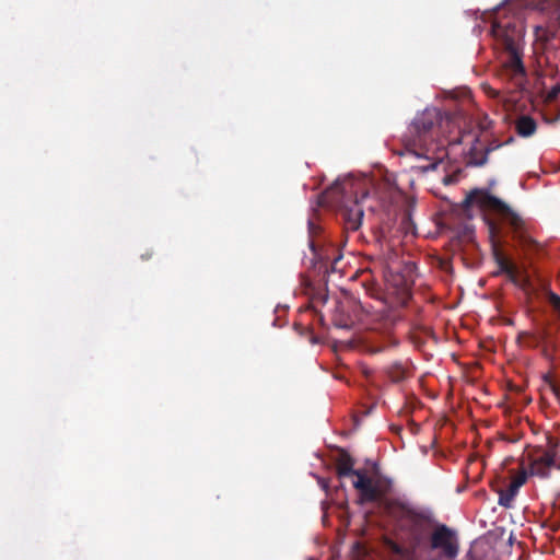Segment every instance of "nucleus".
I'll return each mask as SVG.
<instances>
[{"instance_id": "f257e3e1", "label": "nucleus", "mask_w": 560, "mask_h": 560, "mask_svg": "<svg viewBox=\"0 0 560 560\" xmlns=\"http://www.w3.org/2000/svg\"><path fill=\"white\" fill-rule=\"evenodd\" d=\"M474 203L494 211L499 217V222L493 220L487 221L490 238L492 241V256L499 268V270L494 272V276L504 273L513 283H517L520 269L516 264L504 255L497 242V238L501 234V224L509 229L513 240L523 250L535 247L536 242L527 234L523 219L501 199L476 189L465 197L462 201V207L467 210Z\"/></svg>"}, {"instance_id": "f03ea898", "label": "nucleus", "mask_w": 560, "mask_h": 560, "mask_svg": "<svg viewBox=\"0 0 560 560\" xmlns=\"http://www.w3.org/2000/svg\"><path fill=\"white\" fill-rule=\"evenodd\" d=\"M490 34L494 48L501 54L498 77L516 90L525 89L527 70L524 63L525 24L521 16L505 8L495 11Z\"/></svg>"}, {"instance_id": "7ed1b4c3", "label": "nucleus", "mask_w": 560, "mask_h": 560, "mask_svg": "<svg viewBox=\"0 0 560 560\" xmlns=\"http://www.w3.org/2000/svg\"><path fill=\"white\" fill-rule=\"evenodd\" d=\"M393 521L397 530L407 534L408 549L412 555L427 548L430 536L429 516L399 498L385 495L377 504Z\"/></svg>"}, {"instance_id": "20e7f679", "label": "nucleus", "mask_w": 560, "mask_h": 560, "mask_svg": "<svg viewBox=\"0 0 560 560\" xmlns=\"http://www.w3.org/2000/svg\"><path fill=\"white\" fill-rule=\"evenodd\" d=\"M369 191L361 183L351 179L336 182L323 194V202L335 206L347 231H358L364 215L361 202L368 198Z\"/></svg>"}, {"instance_id": "39448f33", "label": "nucleus", "mask_w": 560, "mask_h": 560, "mask_svg": "<svg viewBox=\"0 0 560 560\" xmlns=\"http://www.w3.org/2000/svg\"><path fill=\"white\" fill-rule=\"evenodd\" d=\"M354 459L341 450L336 459V472L339 478L353 476L352 486L359 492V503H380L392 491L393 482L382 476L371 477L364 469H354Z\"/></svg>"}, {"instance_id": "423d86ee", "label": "nucleus", "mask_w": 560, "mask_h": 560, "mask_svg": "<svg viewBox=\"0 0 560 560\" xmlns=\"http://www.w3.org/2000/svg\"><path fill=\"white\" fill-rule=\"evenodd\" d=\"M427 549L436 551L440 559L454 560L459 553L457 532L445 524H438L430 533Z\"/></svg>"}, {"instance_id": "0eeeda50", "label": "nucleus", "mask_w": 560, "mask_h": 560, "mask_svg": "<svg viewBox=\"0 0 560 560\" xmlns=\"http://www.w3.org/2000/svg\"><path fill=\"white\" fill-rule=\"evenodd\" d=\"M547 447L545 450L538 448L535 457L530 462L532 475L540 478H548L550 476V469L555 468L556 459L558 457L559 441L548 436Z\"/></svg>"}, {"instance_id": "6e6552de", "label": "nucleus", "mask_w": 560, "mask_h": 560, "mask_svg": "<svg viewBox=\"0 0 560 560\" xmlns=\"http://www.w3.org/2000/svg\"><path fill=\"white\" fill-rule=\"evenodd\" d=\"M441 117L440 110L436 108H427L421 114L417 115L410 125L409 131L413 139V147L422 144L425 141L427 135L439 122Z\"/></svg>"}, {"instance_id": "1a4fd4ad", "label": "nucleus", "mask_w": 560, "mask_h": 560, "mask_svg": "<svg viewBox=\"0 0 560 560\" xmlns=\"http://www.w3.org/2000/svg\"><path fill=\"white\" fill-rule=\"evenodd\" d=\"M514 141L513 137H510L506 141L500 142L497 139L491 140L485 148L479 149L477 144L479 143V139H476L472 147L469 149V158L470 163L475 166H482L488 161V155L500 149L501 147L505 144H510Z\"/></svg>"}, {"instance_id": "9d476101", "label": "nucleus", "mask_w": 560, "mask_h": 560, "mask_svg": "<svg viewBox=\"0 0 560 560\" xmlns=\"http://www.w3.org/2000/svg\"><path fill=\"white\" fill-rule=\"evenodd\" d=\"M526 479H527V475L524 470L521 471L520 474H517L516 476H514L513 479L511 480L508 489H505V490L500 489L498 491L499 504L506 509L511 508L515 495L517 494L520 488L526 482Z\"/></svg>"}, {"instance_id": "9b49d317", "label": "nucleus", "mask_w": 560, "mask_h": 560, "mask_svg": "<svg viewBox=\"0 0 560 560\" xmlns=\"http://www.w3.org/2000/svg\"><path fill=\"white\" fill-rule=\"evenodd\" d=\"M523 336L529 337V346L530 347H538L542 346V354L546 358H550L551 353L557 348V341L551 337L550 332L546 329L541 330L537 336H529L528 334L524 332Z\"/></svg>"}, {"instance_id": "f8f14e48", "label": "nucleus", "mask_w": 560, "mask_h": 560, "mask_svg": "<svg viewBox=\"0 0 560 560\" xmlns=\"http://www.w3.org/2000/svg\"><path fill=\"white\" fill-rule=\"evenodd\" d=\"M515 130L522 138L532 137L537 130V122L533 117L522 115L515 120Z\"/></svg>"}, {"instance_id": "ddd939ff", "label": "nucleus", "mask_w": 560, "mask_h": 560, "mask_svg": "<svg viewBox=\"0 0 560 560\" xmlns=\"http://www.w3.org/2000/svg\"><path fill=\"white\" fill-rule=\"evenodd\" d=\"M386 374L393 383H399L405 380L406 370L400 363L396 362L387 368Z\"/></svg>"}, {"instance_id": "4468645a", "label": "nucleus", "mask_w": 560, "mask_h": 560, "mask_svg": "<svg viewBox=\"0 0 560 560\" xmlns=\"http://www.w3.org/2000/svg\"><path fill=\"white\" fill-rule=\"evenodd\" d=\"M386 547L396 556L406 557L407 555H412L407 547L401 546L400 544L394 541L393 539L385 540Z\"/></svg>"}, {"instance_id": "2eb2a0df", "label": "nucleus", "mask_w": 560, "mask_h": 560, "mask_svg": "<svg viewBox=\"0 0 560 560\" xmlns=\"http://www.w3.org/2000/svg\"><path fill=\"white\" fill-rule=\"evenodd\" d=\"M535 36L537 40L542 43H548L552 38H555L556 33L547 27L544 26H536L535 27Z\"/></svg>"}, {"instance_id": "dca6fc26", "label": "nucleus", "mask_w": 560, "mask_h": 560, "mask_svg": "<svg viewBox=\"0 0 560 560\" xmlns=\"http://www.w3.org/2000/svg\"><path fill=\"white\" fill-rule=\"evenodd\" d=\"M415 269L413 262H407L406 264V278L399 277L398 281L395 283L397 287L406 288V290L409 287V282L411 281V273Z\"/></svg>"}, {"instance_id": "f3484780", "label": "nucleus", "mask_w": 560, "mask_h": 560, "mask_svg": "<svg viewBox=\"0 0 560 560\" xmlns=\"http://www.w3.org/2000/svg\"><path fill=\"white\" fill-rule=\"evenodd\" d=\"M397 345V341L389 335L386 336V340L382 343H377V345H372L371 346V352L373 353H377V352H382L384 350H386L387 348L392 347V346H396Z\"/></svg>"}, {"instance_id": "a211bd4d", "label": "nucleus", "mask_w": 560, "mask_h": 560, "mask_svg": "<svg viewBox=\"0 0 560 560\" xmlns=\"http://www.w3.org/2000/svg\"><path fill=\"white\" fill-rule=\"evenodd\" d=\"M332 323L336 327L342 329H349L352 325V320L349 317L337 314L334 316Z\"/></svg>"}, {"instance_id": "6ab92c4d", "label": "nucleus", "mask_w": 560, "mask_h": 560, "mask_svg": "<svg viewBox=\"0 0 560 560\" xmlns=\"http://www.w3.org/2000/svg\"><path fill=\"white\" fill-rule=\"evenodd\" d=\"M308 231H310V235H311V240H310V247L312 248V250H315V241H314V236L316 233H318L319 231V226H317L314 222L310 221L308 222Z\"/></svg>"}, {"instance_id": "aec40b11", "label": "nucleus", "mask_w": 560, "mask_h": 560, "mask_svg": "<svg viewBox=\"0 0 560 560\" xmlns=\"http://www.w3.org/2000/svg\"><path fill=\"white\" fill-rule=\"evenodd\" d=\"M549 302L552 305V307L560 313V295L556 293H550Z\"/></svg>"}, {"instance_id": "412c9836", "label": "nucleus", "mask_w": 560, "mask_h": 560, "mask_svg": "<svg viewBox=\"0 0 560 560\" xmlns=\"http://www.w3.org/2000/svg\"><path fill=\"white\" fill-rule=\"evenodd\" d=\"M406 152H407V154H412V155H416L417 158H421L422 156V154L417 152L415 148H411L410 144L406 145Z\"/></svg>"}, {"instance_id": "4be33fe9", "label": "nucleus", "mask_w": 560, "mask_h": 560, "mask_svg": "<svg viewBox=\"0 0 560 560\" xmlns=\"http://www.w3.org/2000/svg\"><path fill=\"white\" fill-rule=\"evenodd\" d=\"M555 468L560 470V447H559V451H558V457L556 459Z\"/></svg>"}, {"instance_id": "5701e85b", "label": "nucleus", "mask_w": 560, "mask_h": 560, "mask_svg": "<svg viewBox=\"0 0 560 560\" xmlns=\"http://www.w3.org/2000/svg\"><path fill=\"white\" fill-rule=\"evenodd\" d=\"M490 90H491V92H492V94H493V95H495V96L498 95V92H495V91H494V90H492V89H490Z\"/></svg>"}, {"instance_id": "b1692460", "label": "nucleus", "mask_w": 560, "mask_h": 560, "mask_svg": "<svg viewBox=\"0 0 560 560\" xmlns=\"http://www.w3.org/2000/svg\"><path fill=\"white\" fill-rule=\"evenodd\" d=\"M142 257H143V258H145V259H148V258H150V257H151V255H147V256H144V255H143Z\"/></svg>"}]
</instances>
